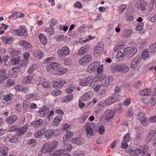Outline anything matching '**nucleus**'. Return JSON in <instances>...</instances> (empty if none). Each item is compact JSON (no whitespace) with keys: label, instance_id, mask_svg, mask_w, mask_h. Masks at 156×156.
<instances>
[{"label":"nucleus","instance_id":"obj_23","mask_svg":"<svg viewBox=\"0 0 156 156\" xmlns=\"http://www.w3.org/2000/svg\"><path fill=\"white\" fill-rule=\"evenodd\" d=\"M10 61L11 62L12 65H15L19 63L20 65V66H19V68H22L23 67H24L25 65V64L24 63H21V62H19V59L16 58H12Z\"/></svg>","mask_w":156,"mask_h":156},{"label":"nucleus","instance_id":"obj_39","mask_svg":"<svg viewBox=\"0 0 156 156\" xmlns=\"http://www.w3.org/2000/svg\"><path fill=\"white\" fill-rule=\"evenodd\" d=\"M90 97V93L88 92L83 94L81 97V100L83 101H85L88 100Z\"/></svg>","mask_w":156,"mask_h":156},{"label":"nucleus","instance_id":"obj_53","mask_svg":"<svg viewBox=\"0 0 156 156\" xmlns=\"http://www.w3.org/2000/svg\"><path fill=\"white\" fill-rule=\"evenodd\" d=\"M41 85L45 88H49L50 87V83L46 81H45L42 82Z\"/></svg>","mask_w":156,"mask_h":156},{"label":"nucleus","instance_id":"obj_26","mask_svg":"<svg viewBox=\"0 0 156 156\" xmlns=\"http://www.w3.org/2000/svg\"><path fill=\"white\" fill-rule=\"evenodd\" d=\"M62 119L61 115H57L54 119L53 122V125L54 126H57L60 122Z\"/></svg>","mask_w":156,"mask_h":156},{"label":"nucleus","instance_id":"obj_50","mask_svg":"<svg viewBox=\"0 0 156 156\" xmlns=\"http://www.w3.org/2000/svg\"><path fill=\"white\" fill-rule=\"evenodd\" d=\"M130 139V134L129 133H127L125 135L123 138V142H128Z\"/></svg>","mask_w":156,"mask_h":156},{"label":"nucleus","instance_id":"obj_40","mask_svg":"<svg viewBox=\"0 0 156 156\" xmlns=\"http://www.w3.org/2000/svg\"><path fill=\"white\" fill-rule=\"evenodd\" d=\"M151 105L154 106L156 104V93H155L151 97L150 101Z\"/></svg>","mask_w":156,"mask_h":156},{"label":"nucleus","instance_id":"obj_54","mask_svg":"<svg viewBox=\"0 0 156 156\" xmlns=\"http://www.w3.org/2000/svg\"><path fill=\"white\" fill-rule=\"evenodd\" d=\"M103 75L102 73H98V75L95 77V79H97L98 80H101L103 78Z\"/></svg>","mask_w":156,"mask_h":156},{"label":"nucleus","instance_id":"obj_61","mask_svg":"<svg viewBox=\"0 0 156 156\" xmlns=\"http://www.w3.org/2000/svg\"><path fill=\"white\" fill-rule=\"evenodd\" d=\"M36 96V94H30L27 95L26 96V98L28 100L32 98H35Z\"/></svg>","mask_w":156,"mask_h":156},{"label":"nucleus","instance_id":"obj_24","mask_svg":"<svg viewBox=\"0 0 156 156\" xmlns=\"http://www.w3.org/2000/svg\"><path fill=\"white\" fill-rule=\"evenodd\" d=\"M73 94H69L63 98L61 101L63 103H66L71 101L73 98Z\"/></svg>","mask_w":156,"mask_h":156},{"label":"nucleus","instance_id":"obj_1","mask_svg":"<svg viewBox=\"0 0 156 156\" xmlns=\"http://www.w3.org/2000/svg\"><path fill=\"white\" fill-rule=\"evenodd\" d=\"M58 143V142L56 140L50 143H46L42 147L41 152L43 153H51L52 151L56 148Z\"/></svg>","mask_w":156,"mask_h":156},{"label":"nucleus","instance_id":"obj_30","mask_svg":"<svg viewBox=\"0 0 156 156\" xmlns=\"http://www.w3.org/2000/svg\"><path fill=\"white\" fill-rule=\"evenodd\" d=\"M34 55L36 58L40 59L43 57V54L40 51L37 50H35Z\"/></svg>","mask_w":156,"mask_h":156},{"label":"nucleus","instance_id":"obj_28","mask_svg":"<svg viewBox=\"0 0 156 156\" xmlns=\"http://www.w3.org/2000/svg\"><path fill=\"white\" fill-rule=\"evenodd\" d=\"M67 69L63 67H61L60 66L58 68V69L57 70L56 74L58 75H60L65 73L66 72Z\"/></svg>","mask_w":156,"mask_h":156},{"label":"nucleus","instance_id":"obj_52","mask_svg":"<svg viewBox=\"0 0 156 156\" xmlns=\"http://www.w3.org/2000/svg\"><path fill=\"white\" fill-rule=\"evenodd\" d=\"M105 128L103 126H100L98 129V132L100 134H103L105 132Z\"/></svg>","mask_w":156,"mask_h":156},{"label":"nucleus","instance_id":"obj_20","mask_svg":"<svg viewBox=\"0 0 156 156\" xmlns=\"http://www.w3.org/2000/svg\"><path fill=\"white\" fill-rule=\"evenodd\" d=\"M85 130H86V135L87 137L90 138V136L94 135V131L93 130L90 126L89 125L86 126Z\"/></svg>","mask_w":156,"mask_h":156},{"label":"nucleus","instance_id":"obj_43","mask_svg":"<svg viewBox=\"0 0 156 156\" xmlns=\"http://www.w3.org/2000/svg\"><path fill=\"white\" fill-rule=\"evenodd\" d=\"M126 7V5H122L119 6L118 11L119 12L121 13Z\"/></svg>","mask_w":156,"mask_h":156},{"label":"nucleus","instance_id":"obj_37","mask_svg":"<svg viewBox=\"0 0 156 156\" xmlns=\"http://www.w3.org/2000/svg\"><path fill=\"white\" fill-rule=\"evenodd\" d=\"M103 51V49L96 47L95 48L94 54V55H96V56H98Z\"/></svg>","mask_w":156,"mask_h":156},{"label":"nucleus","instance_id":"obj_14","mask_svg":"<svg viewBox=\"0 0 156 156\" xmlns=\"http://www.w3.org/2000/svg\"><path fill=\"white\" fill-rule=\"evenodd\" d=\"M141 58L140 57H136L132 61L130 64V67L132 69H135L137 68L140 62Z\"/></svg>","mask_w":156,"mask_h":156},{"label":"nucleus","instance_id":"obj_15","mask_svg":"<svg viewBox=\"0 0 156 156\" xmlns=\"http://www.w3.org/2000/svg\"><path fill=\"white\" fill-rule=\"evenodd\" d=\"M92 78V76H90L84 79H81L80 81V83L81 86H86L88 85Z\"/></svg>","mask_w":156,"mask_h":156},{"label":"nucleus","instance_id":"obj_63","mask_svg":"<svg viewBox=\"0 0 156 156\" xmlns=\"http://www.w3.org/2000/svg\"><path fill=\"white\" fill-rule=\"evenodd\" d=\"M8 152V148L7 147H5L4 148V151L3 152H2V156H8L7 153Z\"/></svg>","mask_w":156,"mask_h":156},{"label":"nucleus","instance_id":"obj_10","mask_svg":"<svg viewBox=\"0 0 156 156\" xmlns=\"http://www.w3.org/2000/svg\"><path fill=\"white\" fill-rule=\"evenodd\" d=\"M119 96L118 94H115L112 95L108 98L106 101V104L108 105H111L119 100Z\"/></svg>","mask_w":156,"mask_h":156},{"label":"nucleus","instance_id":"obj_38","mask_svg":"<svg viewBox=\"0 0 156 156\" xmlns=\"http://www.w3.org/2000/svg\"><path fill=\"white\" fill-rule=\"evenodd\" d=\"M129 153L130 154H135L138 155L140 154L142 152V150H141L140 148V149H136L135 150H129Z\"/></svg>","mask_w":156,"mask_h":156},{"label":"nucleus","instance_id":"obj_22","mask_svg":"<svg viewBox=\"0 0 156 156\" xmlns=\"http://www.w3.org/2000/svg\"><path fill=\"white\" fill-rule=\"evenodd\" d=\"M43 121L41 119H39L35 121L32 122L31 123V125L34 127L38 128L43 124Z\"/></svg>","mask_w":156,"mask_h":156},{"label":"nucleus","instance_id":"obj_18","mask_svg":"<svg viewBox=\"0 0 156 156\" xmlns=\"http://www.w3.org/2000/svg\"><path fill=\"white\" fill-rule=\"evenodd\" d=\"M92 59V56L88 55L82 58L80 61V64H85L91 61Z\"/></svg>","mask_w":156,"mask_h":156},{"label":"nucleus","instance_id":"obj_6","mask_svg":"<svg viewBox=\"0 0 156 156\" xmlns=\"http://www.w3.org/2000/svg\"><path fill=\"white\" fill-rule=\"evenodd\" d=\"M113 81V77L112 76H104L102 80L101 84L104 87L108 86Z\"/></svg>","mask_w":156,"mask_h":156},{"label":"nucleus","instance_id":"obj_47","mask_svg":"<svg viewBox=\"0 0 156 156\" xmlns=\"http://www.w3.org/2000/svg\"><path fill=\"white\" fill-rule=\"evenodd\" d=\"M141 150L143 151V154H144L147 152L148 149V146L147 145H144L140 147Z\"/></svg>","mask_w":156,"mask_h":156},{"label":"nucleus","instance_id":"obj_59","mask_svg":"<svg viewBox=\"0 0 156 156\" xmlns=\"http://www.w3.org/2000/svg\"><path fill=\"white\" fill-rule=\"evenodd\" d=\"M12 95L10 96L8 95H5L3 96V99L6 101L10 100L12 99Z\"/></svg>","mask_w":156,"mask_h":156},{"label":"nucleus","instance_id":"obj_13","mask_svg":"<svg viewBox=\"0 0 156 156\" xmlns=\"http://www.w3.org/2000/svg\"><path fill=\"white\" fill-rule=\"evenodd\" d=\"M147 3L145 1L139 0L136 2L135 7L138 9H141L142 10L145 9Z\"/></svg>","mask_w":156,"mask_h":156},{"label":"nucleus","instance_id":"obj_62","mask_svg":"<svg viewBox=\"0 0 156 156\" xmlns=\"http://www.w3.org/2000/svg\"><path fill=\"white\" fill-rule=\"evenodd\" d=\"M15 89L16 90L20 91L23 89V87L22 86L19 85L15 87Z\"/></svg>","mask_w":156,"mask_h":156},{"label":"nucleus","instance_id":"obj_49","mask_svg":"<svg viewBox=\"0 0 156 156\" xmlns=\"http://www.w3.org/2000/svg\"><path fill=\"white\" fill-rule=\"evenodd\" d=\"M19 126L18 125L13 126L11 127L9 132L12 131L15 132L16 131L17 133V130H18Z\"/></svg>","mask_w":156,"mask_h":156},{"label":"nucleus","instance_id":"obj_55","mask_svg":"<svg viewBox=\"0 0 156 156\" xmlns=\"http://www.w3.org/2000/svg\"><path fill=\"white\" fill-rule=\"evenodd\" d=\"M74 7L78 8H81L82 7L81 3L79 1L76 2V3L74 4Z\"/></svg>","mask_w":156,"mask_h":156},{"label":"nucleus","instance_id":"obj_33","mask_svg":"<svg viewBox=\"0 0 156 156\" xmlns=\"http://www.w3.org/2000/svg\"><path fill=\"white\" fill-rule=\"evenodd\" d=\"M45 129L44 128H41L37 131L35 134L34 136L36 138L41 137L44 134Z\"/></svg>","mask_w":156,"mask_h":156},{"label":"nucleus","instance_id":"obj_36","mask_svg":"<svg viewBox=\"0 0 156 156\" xmlns=\"http://www.w3.org/2000/svg\"><path fill=\"white\" fill-rule=\"evenodd\" d=\"M132 31L129 30H125L123 32L122 36L125 37H128L131 34Z\"/></svg>","mask_w":156,"mask_h":156},{"label":"nucleus","instance_id":"obj_27","mask_svg":"<svg viewBox=\"0 0 156 156\" xmlns=\"http://www.w3.org/2000/svg\"><path fill=\"white\" fill-rule=\"evenodd\" d=\"M39 39L41 43L44 44L45 45L47 42V39L46 37L43 34H41L39 36Z\"/></svg>","mask_w":156,"mask_h":156},{"label":"nucleus","instance_id":"obj_9","mask_svg":"<svg viewBox=\"0 0 156 156\" xmlns=\"http://www.w3.org/2000/svg\"><path fill=\"white\" fill-rule=\"evenodd\" d=\"M100 64V62L98 61H95L94 63H91L87 68V72L91 73L95 71L97 69L98 67L99 66Z\"/></svg>","mask_w":156,"mask_h":156},{"label":"nucleus","instance_id":"obj_48","mask_svg":"<svg viewBox=\"0 0 156 156\" xmlns=\"http://www.w3.org/2000/svg\"><path fill=\"white\" fill-rule=\"evenodd\" d=\"M36 69V67L35 65H33L31 66L29 68L28 73L29 74L32 73Z\"/></svg>","mask_w":156,"mask_h":156},{"label":"nucleus","instance_id":"obj_32","mask_svg":"<svg viewBox=\"0 0 156 156\" xmlns=\"http://www.w3.org/2000/svg\"><path fill=\"white\" fill-rule=\"evenodd\" d=\"M150 90L149 89H146L140 92L139 94L142 96H149L150 94Z\"/></svg>","mask_w":156,"mask_h":156},{"label":"nucleus","instance_id":"obj_42","mask_svg":"<svg viewBox=\"0 0 156 156\" xmlns=\"http://www.w3.org/2000/svg\"><path fill=\"white\" fill-rule=\"evenodd\" d=\"M9 52H10L12 55H15L17 56L20 54L21 53L20 51L19 50L16 51L12 49H9Z\"/></svg>","mask_w":156,"mask_h":156},{"label":"nucleus","instance_id":"obj_35","mask_svg":"<svg viewBox=\"0 0 156 156\" xmlns=\"http://www.w3.org/2000/svg\"><path fill=\"white\" fill-rule=\"evenodd\" d=\"M142 58L143 59L149 58V55L147 50H143L142 53Z\"/></svg>","mask_w":156,"mask_h":156},{"label":"nucleus","instance_id":"obj_25","mask_svg":"<svg viewBox=\"0 0 156 156\" xmlns=\"http://www.w3.org/2000/svg\"><path fill=\"white\" fill-rule=\"evenodd\" d=\"M19 44L24 48H30L32 47L31 44L25 41H20Z\"/></svg>","mask_w":156,"mask_h":156},{"label":"nucleus","instance_id":"obj_5","mask_svg":"<svg viewBox=\"0 0 156 156\" xmlns=\"http://www.w3.org/2000/svg\"><path fill=\"white\" fill-rule=\"evenodd\" d=\"M116 70L122 73H126L128 72L129 70V67L126 65L120 63L116 65L115 67Z\"/></svg>","mask_w":156,"mask_h":156},{"label":"nucleus","instance_id":"obj_19","mask_svg":"<svg viewBox=\"0 0 156 156\" xmlns=\"http://www.w3.org/2000/svg\"><path fill=\"white\" fill-rule=\"evenodd\" d=\"M73 133L70 131L67 132L64 135L63 137V141L64 143L69 141L70 139L72 137Z\"/></svg>","mask_w":156,"mask_h":156},{"label":"nucleus","instance_id":"obj_56","mask_svg":"<svg viewBox=\"0 0 156 156\" xmlns=\"http://www.w3.org/2000/svg\"><path fill=\"white\" fill-rule=\"evenodd\" d=\"M57 21L55 19L53 18L51 19V20L50 21V27H53L56 24Z\"/></svg>","mask_w":156,"mask_h":156},{"label":"nucleus","instance_id":"obj_3","mask_svg":"<svg viewBox=\"0 0 156 156\" xmlns=\"http://www.w3.org/2000/svg\"><path fill=\"white\" fill-rule=\"evenodd\" d=\"M114 115L115 112L113 111L108 109L102 115L101 119V120H106L107 122H109Z\"/></svg>","mask_w":156,"mask_h":156},{"label":"nucleus","instance_id":"obj_44","mask_svg":"<svg viewBox=\"0 0 156 156\" xmlns=\"http://www.w3.org/2000/svg\"><path fill=\"white\" fill-rule=\"evenodd\" d=\"M148 50L150 52L154 53L156 51V48L155 44H153L151 45L149 48Z\"/></svg>","mask_w":156,"mask_h":156},{"label":"nucleus","instance_id":"obj_21","mask_svg":"<svg viewBox=\"0 0 156 156\" xmlns=\"http://www.w3.org/2000/svg\"><path fill=\"white\" fill-rule=\"evenodd\" d=\"M85 139L82 138H73L71 140V142L72 143L78 145L81 144L85 142Z\"/></svg>","mask_w":156,"mask_h":156},{"label":"nucleus","instance_id":"obj_57","mask_svg":"<svg viewBox=\"0 0 156 156\" xmlns=\"http://www.w3.org/2000/svg\"><path fill=\"white\" fill-rule=\"evenodd\" d=\"M61 91L59 90H56L52 92V94L55 96H57L61 94Z\"/></svg>","mask_w":156,"mask_h":156},{"label":"nucleus","instance_id":"obj_45","mask_svg":"<svg viewBox=\"0 0 156 156\" xmlns=\"http://www.w3.org/2000/svg\"><path fill=\"white\" fill-rule=\"evenodd\" d=\"M64 152V150H59L56 151L55 153L52 154L54 156H60Z\"/></svg>","mask_w":156,"mask_h":156},{"label":"nucleus","instance_id":"obj_64","mask_svg":"<svg viewBox=\"0 0 156 156\" xmlns=\"http://www.w3.org/2000/svg\"><path fill=\"white\" fill-rule=\"evenodd\" d=\"M149 121L150 122H156V116H154L151 117L149 119Z\"/></svg>","mask_w":156,"mask_h":156},{"label":"nucleus","instance_id":"obj_17","mask_svg":"<svg viewBox=\"0 0 156 156\" xmlns=\"http://www.w3.org/2000/svg\"><path fill=\"white\" fill-rule=\"evenodd\" d=\"M18 119L16 115H14L11 116L5 119V121L8 124H12L14 123Z\"/></svg>","mask_w":156,"mask_h":156},{"label":"nucleus","instance_id":"obj_16","mask_svg":"<svg viewBox=\"0 0 156 156\" xmlns=\"http://www.w3.org/2000/svg\"><path fill=\"white\" fill-rule=\"evenodd\" d=\"M90 45L88 44L81 47L78 52V54L81 55L86 53L90 49Z\"/></svg>","mask_w":156,"mask_h":156},{"label":"nucleus","instance_id":"obj_7","mask_svg":"<svg viewBox=\"0 0 156 156\" xmlns=\"http://www.w3.org/2000/svg\"><path fill=\"white\" fill-rule=\"evenodd\" d=\"M58 133L59 131L58 130L53 131L51 129H49L45 132L44 136L47 139H49L53 136H57Z\"/></svg>","mask_w":156,"mask_h":156},{"label":"nucleus","instance_id":"obj_58","mask_svg":"<svg viewBox=\"0 0 156 156\" xmlns=\"http://www.w3.org/2000/svg\"><path fill=\"white\" fill-rule=\"evenodd\" d=\"M124 55V53H122L121 51H119L117 54V57L120 60L121 58H122L123 57Z\"/></svg>","mask_w":156,"mask_h":156},{"label":"nucleus","instance_id":"obj_31","mask_svg":"<svg viewBox=\"0 0 156 156\" xmlns=\"http://www.w3.org/2000/svg\"><path fill=\"white\" fill-rule=\"evenodd\" d=\"M154 133V132L153 130H151L150 131L146 139V142L148 143L151 141L153 138Z\"/></svg>","mask_w":156,"mask_h":156},{"label":"nucleus","instance_id":"obj_46","mask_svg":"<svg viewBox=\"0 0 156 156\" xmlns=\"http://www.w3.org/2000/svg\"><path fill=\"white\" fill-rule=\"evenodd\" d=\"M45 30L47 32V33L49 34V36L53 34L54 32V29L50 27V28H46Z\"/></svg>","mask_w":156,"mask_h":156},{"label":"nucleus","instance_id":"obj_4","mask_svg":"<svg viewBox=\"0 0 156 156\" xmlns=\"http://www.w3.org/2000/svg\"><path fill=\"white\" fill-rule=\"evenodd\" d=\"M70 53L69 48L66 46L62 48L58 49L57 51V53L60 58L68 55Z\"/></svg>","mask_w":156,"mask_h":156},{"label":"nucleus","instance_id":"obj_41","mask_svg":"<svg viewBox=\"0 0 156 156\" xmlns=\"http://www.w3.org/2000/svg\"><path fill=\"white\" fill-rule=\"evenodd\" d=\"M60 66V65L57 62L52 63L51 65V68L54 70H57Z\"/></svg>","mask_w":156,"mask_h":156},{"label":"nucleus","instance_id":"obj_34","mask_svg":"<svg viewBox=\"0 0 156 156\" xmlns=\"http://www.w3.org/2000/svg\"><path fill=\"white\" fill-rule=\"evenodd\" d=\"M32 79L33 77L31 76H27L23 79L22 82L24 83L28 84L31 83Z\"/></svg>","mask_w":156,"mask_h":156},{"label":"nucleus","instance_id":"obj_12","mask_svg":"<svg viewBox=\"0 0 156 156\" xmlns=\"http://www.w3.org/2000/svg\"><path fill=\"white\" fill-rule=\"evenodd\" d=\"M66 83V81L63 80L61 79L58 81H53L52 83L53 87L56 89L60 88Z\"/></svg>","mask_w":156,"mask_h":156},{"label":"nucleus","instance_id":"obj_29","mask_svg":"<svg viewBox=\"0 0 156 156\" xmlns=\"http://www.w3.org/2000/svg\"><path fill=\"white\" fill-rule=\"evenodd\" d=\"M63 143L64 145V149L63 150L64 151H66L68 152H70L73 147L72 145L69 143L66 144V143H65L64 142H63Z\"/></svg>","mask_w":156,"mask_h":156},{"label":"nucleus","instance_id":"obj_8","mask_svg":"<svg viewBox=\"0 0 156 156\" xmlns=\"http://www.w3.org/2000/svg\"><path fill=\"white\" fill-rule=\"evenodd\" d=\"M137 116L138 119L141 122L143 126H146L148 124V119L144 113H139Z\"/></svg>","mask_w":156,"mask_h":156},{"label":"nucleus","instance_id":"obj_60","mask_svg":"<svg viewBox=\"0 0 156 156\" xmlns=\"http://www.w3.org/2000/svg\"><path fill=\"white\" fill-rule=\"evenodd\" d=\"M103 65H101L100 66V64H99V66L98 67L97 69V72L98 73H101L103 71Z\"/></svg>","mask_w":156,"mask_h":156},{"label":"nucleus","instance_id":"obj_51","mask_svg":"<svg viewBox=\"0 0 156 156\" xmlns=\"http://www.w3.org/2000/svg\"><path fill=\"white\" fill-rule=\"evenodd\" d=\"M23 32L21 31V30L19 29H16L14 30V34L17 35L19 36H22L23 35Z\"/></svg>","mask_w":156,"mask_h":156},{"label":"nucleus","instance_id":"obj_11","mask_svg":"<svg viewBox=\"0 0 156 156\" xmlns=\"http://www.w3.org/2000/svg\"><path fill=\"white\" fill-rule=\"evenodd\" d=\"M29 127L28 124H26L23 127L19 128L18 130H17V134L19 136H21L27 131Z\"/></svg>","mask_w":156,"mask_h":156},{"label":"nucleus","instance_id":"obj_2","mask_svg":"<svg viewBox=\"0 0 156 156\" xmlns=\"http://www.w3.org/2000/svg\"><path fill=\"white\" fill-rule=\"evenodd\" d=\"M137 51V49L135 48H126L123 50L124 55L127 59H129L133 57Z\"/></svg>","mask_w":156,"mask_h":156}]
</instances>
